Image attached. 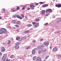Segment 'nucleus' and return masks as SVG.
<instances>
[{
	"instance_id": "40",
	"label": "nucleus",
	"mask_w": 61,
	"mask_h": 61,
	"mask_svg": "<svg viewBox=\"0 0 61 61\" xmlns=\"http://www.w3.org/2000/svg\"><path fill=\"white\" fill-rule=\"evenodd\" d=\"M25 37H23L22 38V39H23V40H24L25 39Z\"/></svg>"
},
{
	"instance_id": "52",
	"label": "nucleus",
	"mask_w": 61,
	"mask_h": 61,
	"mask_svg": "<svg viewBox=\"0 0 61 61\" xmlns=\"http://www.w3.org/2000/svg\"><path fill=\"white\" fill-rule=\"evenodd\" d=\"M2 55V53L1 52H0V55Z\"/></svg>"
},
{
	"instance_id": "14",
	"label": "nucleus",
	"mask_w": 61,
	"mask_h": 61,
	"mask_svg": "<svg viewBox=\"0 0 61 61\" xmlns=\"http://www.w3.org/2000/svg\"><path fill=\"white\" fill-rule=\"evenodd\" d=\"M12 22L14 24H15V23H16V21L15 20H13L12 21Z\"/></svg>"
},
{
	"instance_id": "28",
	"label": "nucleus",
	"mask_w": 61,
	"mask_h": 61,
	"mask_svg": "<svg viewBox=\"0 0 61 61\" xmlns=\"http://www.w3.org/2000/svg\"><path fill=\"white\" fill-rule=\"evenodd\" d=\"M6 61H10V60L9 59H7Z\"/></svg>"
},
{
	"instance_id": "47",
	"label": "nucleus",
	"mask_w": 61,
	"mask_h": 61,
	"mask_svg": "<svg viewBox=\"0 0 61 61\" xmlns=\"http://www.w3.org/2000/svg\"><path fill=\"white\" fill-rule=\"evenodd\" d=\"M32 9V10H34L35 9L34 8H31Z\"/></svg>"
},
{
	"instance_id": "51",
	"label": "nucleus",
	"mask_w": 61,
	"mask_h": 61,
	"mask_svg": "<svg viewBox=\"0 0 61 61\" xmlns=\"http://www.w3.org/2000/svg\"><path fill=\"white\" fill-rule=\"evenodd\" d=\"M30 47H28L27 48H26V49H28V48H29Z\"/></svg>"
},
{
	"instance_id": "31",
	"label": "nucleus",
	"mask_w": 61,
	"mask_h": 61,
	"mask_svg": "<svg viewBox=\"0 0 61 61\" xmlns=\"http://www.w3.org/2000/svg\"><path fill=\"white\" fill-rule=\"evenodd\" d=\"M8 41L9 42V43H8V44H10V43H11V41H10L8 40Z\"/></svg>"
},
{
	"instance_id": "12",
	"label": "nucleus",
	"mask_w": 61,
	"mask_h": 61,
	"mask_svg": "<svg viewBox=\"0 0 61 61\" xmlns=\"http://www.w3.org/2000/svg\"><path fill=\"white\" fill-rule=\"evenodd\" d=\"M53 50L54 51H56L57 50V48L56 47H54L53 49Z\"/></svg>"
},
{
	"instance_id": "24",
	"label": "nucleus",
	"mask_w": 61,
	"mask_h": 61,
	"mask_svg": "<svg viewBox=\"0 0 61 61\" xmlns=\"http://www.w3.org/2000/svg\"><path fill=\"white\" fill-rule=\"evenodd\" d=\"M20 16H22V18H24V15H23L21 14L20 15Z\"/></svg>"
},
{
	"instance_id": "42",
	"label": "nucleus",
	"mask_w": 61,
	"mask_h": 61,
	"mask_svg": "<svg viewBox=\"0 0 61 61\" xmlns=\"http://www.w3.org/2000/svg\"><path fill=\"white\" fill-rule=\"evenodd\" d=\"M22 39H20L19 40V41H22Z\"/></svg>"
},
{
	"instance_id": "23",
	"label": "nucleus",
	"mask_w": 61,
	"mask_h": 61,
	"mask_svg": "<svg viewBox=\"0 0 61 61\" xmlns=\"http://www.w3.org/2000/svg\"><path fill=\"white\" fill-rule=\"evenodd\" d=\"M36 57L34 56L33 57V60H35V59H36Z\"/></svg>"
},
{
	"instance_id": "15",
	"label": "nucleus",
	"mask_w": 61,
	"mask_h": 61,
	"mask_svg": "<svg viewBox=\"0 0 61 61\" xmlns=\"http://www.w3.org/2000/svg\"><path fill=\"white\" fill-rule=\"evenodd\" d=\"M2 33H3V31L2 30V29L0 30V34H2Z\"/></svg>"
},
{
	"instance_id": "37",
	"label": "nucleus",
	"mask_w": 61,
	"mask_h": 61,
	"mask_svg": "<svg viewBox=\"0 0 61 61\" xmlns=\"http://www.w3.org/2000/svg\"><path fill=\"white\" fill-rule=\"evenodd\" d=\"M20 21H18L17 22V23L18 24H20Z\"/></svg>"
},
{
	"instance_id": "18",
	"label": "nucleus",
	"mask_w": 61,
	"mask_h": 61,
	"mask_svg": "<svg viewBox=\"0 0 61 61\" xmlns=\"http://www.w3.org/2000/svg\"><path fill=\"white\" fill-rule=\"evenodd\" d=\"M30 7H35V6L34 5H30Z\"/></svg>"
},
{
	"instance_id": "43",
	"label": "nucleus",
	"mask_w": 61,
	"mask_h": 61,
	"mask_svg": "<svg viewBox=\"0 0 61 61\" xmlns=\"http://www.w3.org/2000/svg\"><path fill=\"white\" fill-rule=\"evenodd\" d=\"M48 14H46L45 16H48Z\"/></svg>"
},
{
	"instance_id": "6",
	"label": "nucleus",
	"mask_w": 61,
	"mask_h": 61,
	"mask_svg": "<svg viewBox=\"0 0 61 61\" xmlns=\"http://www.w3.org/2000/svg\"><path fill=\"white\" fill-rule=\"evenodd\" d=\"M2 32L3 33H5L6 32V30L4 28H2Z\"/></svg>"
},
{
	"instance_id": "22",
	"label": "nucleus",
	"mask_w": 61,
	"mask_h": 61,
	"mask_svg": "<svg viewBox=\"0 0 61 61\" xmlns=\"http://www.w3.org/2000/svg\"><path fill=\"white\" fill-rule=\"evenodd\" d=\"M27 26L28 27H30V26H32V25L31 24H28L27 25Z\"/></svg>"
},
{
	"instance_id": "46",
	"label": "nucleus",
	"mask_w": 61,
	"mask_h": 61,
	"mask_svg": "<svg viewBox=\"0 0 61 61\" xmlns=\"http://www.w3.org/2000/svg\"><path fill=\"white\" fill-rule=\"evenodd\" d=\"M13 17L14 18V17H16V16H15V15H13Z\"/></svg>"
},
{
	"instance_id": "19",
	"label": "nucleus",
	"mask_w": 61,
	"mask_h": 61,
	"mask_svg": "<svg viewBox=\"0 0 61 61\" xmlns=\"http://www.w3.org/2000/svg\"><path fill=\"white\" fill-rule=\"evenodd\" d=\"M29 32V31L27 30L24 31L25 33H28Z\"/></svg>"
},
{
	"instance_id": "8",
	"label": "nucleus",
	"mask_w": 61,
	"mask_h": 61,
	"mask_svg": "<svg viewBox=\"0 0 61 61\" xmlns=\"http://www.w3.org/2000/svg\"><path fill=\"white\" fill-rule=\"evenodd\" d=\"M39 23H37L35 25V26L36 27H38L39 26Z\"/></svg>"
},
{
	"instance_id": "53",
	"label": "nucleus",
	"mask_w": 61,
	"mask_h": 61,
	"mask_svg": "<svg viewBox=\"0 0 61 61\" xmlns=\"http://www.w3.org/2000/svg\"><path fill=\"white\" fill-rule=\"evenodd\" d=\"M43 40V39H41L40 40V41H42Z\"/></svg>"
},
{
	"instance_id": "41",
	"label": "nucleus",
	"mask_w": 61,
	"mask_h": 61,
	"mask_svg": "<svg viewBox=\"0 0 61 61\" xmlns=\"http://www.w3.org/2000/svg\"><path fill=\"white\" fill-rule=\"evenodd\" d=\"M15 26H16V27H19V25H15Z\"/></svg>"
},
{
	"instance_id": "45",
	"label": "nucleus",
	"mask_w": 61,
	"mask_h": 61,
	"mask_svg": "<svg viewBox=\"0 0 61 61\" xmlns=\"http://www.w3.org/2000/svg\"><path fill=\"white\" fill-rule=\"evenodd\" d=\"M38 53L39 54H41V52L40 51H39L38 52Z\"/></svg>"
},
{
	"instance_id": "36",
	"label": "nucleus",
	"mask_w": 61,
	"mask_h": 61,
	"mask_svg": "<svg viewBox=\"0 0 61 61\" xmlns=\"http://www.w3.org/2000/svg\"><path fill=\"white\" fill-rule=\"evenodd\" d=\"M40 3L41 4H44V3L43 2H40Z\"/></svg>"
},
{
	"instance_id": "38",
	"label": "nucleus",
	"mask_w": 61,
	"mask_h": 61,
	"mask_svg": "<svg viewBox=\"0 0 61 61\" xmlns=\"http://www.w3.org/2000/svg\"><path fill=\"white\" fill-rule=\"evenodd\" d=\"M2 11H5V9H3L2 10Z\"/></svg>"
},
{
	"instance_id": "16",
	"label": "nucleus",
	"mask_w": 61,
	"mask_h": 61,
	"mask_svg": "<svg viewBox=\"0 0 61 61\" xmlns=\"http://www.w3.org/2000/svg\"><path fill=\"white\" fill-rule=\"evenodd\" d=\"M6 59V58H5L4 57H2V61H4V60H5Z\"/></svg>"
},
{
	"instance_id": "26",
	"label": "nucleus",
	"mask_w": 61,
	"mask_h": 61,
	"mask_svg": "<svg viewBox=\"0 0 61 61\" xmlns=\"http://www.w3.org/2000/svg\"><path fill=\"white\" fill-rule=\"evenodd\" d=\"M49 57V56H47L45 58V59H47Z\"/></svg>"
},
{
	"instance_id": "4",
	"label": "nucleus",
	"mask_w": 61,
	"mask_h": 61,
	"mask_svg": "<svg viewBox=\"0 0 61 61\" xmlns=\"http://www.w3.org/2000/svg\"><path fill=\"white\" fill-rule=\"evenodd\" d=\"M51 10H51V9H49L48 10H46V13H48V12H51Z\"/></svg>"
},
{
	"instance_id": "7",
	"label": "nucleus",
	"mask_w": 61,
	"mask_h": 61,
	"mask_svg": "<svg viewBox=\"0 0 61 61\" xmlns=\"http://www.w3.org/2000/svg\"><path fill=\"white\" fill-rule=\"evenodd\" d=\"M15 48L16 49H19V46H15Z\"/></svg>"
},
{
	"instance_id": "57",
	"label": "nucleus",
	"mask_w": 61,
	"mask_h": 61,
	"mask_svg": "<svg viewBox=\"0 0 61 61\" xmlns=\"http://www.w3.org/2000/svg\"><path fill=\"white\" fill-rule=\"evenodd\" d=\"M43 47H44V46H43Z\"/></svg>"
},
{
	"instance_id": "27",
	"label": "nucleus",
	"mask_w": 61,
	"mask_h": 61,
	"mask_svg": "<svg viewBox=\"0 0 61 61\" xmlns=\"http://www.w3.org/2000/svg\"><path fill=\"white\" fill-rule=\"evenodd\" d=\"M26 9L27 10H29L30 9V8H26Z\"/></svg>"
},
{
	"instance_id": "39",
	"label": "nucleus",
	"mask_w": 61,
	"mask_h": 61,
	"mask_svg": "<svg viewBox=\"0 0 61 61\" xmlns=\"http://www.w3.org/2000/svg\"><path fill=\"white\" fill-rule=\"evenodd\" d=\"M20 30L19 29H17V30H16V32H18Z\"/></svg>"
},
{
	"instance_id": "34",
	"label": "nucleus",
	"mask_w": 61,
	"mask_h": 61,
	"mask_svg": "<svg viewBox=\"0 0 61 61\" xmlns=\"http://www.w3.org/2000/svg\"><path fill=\"white\" fill-rule=\"evenodd\" d=\"M48 25V23H46L44 25Z\"/></svg>"
},
{
	"instance_id": "44",
	"label": "nucleus",
	"mask_w": 61,
	"mask_h": 61,
	"mask_svg": "<svg viewBox=\"0 0 61 61\" xmlns=\"http://www.w3.org/2000/svg\"><path fill=\"white\" fill-rule=\"evenodd\" d=\"M38 5V3H37L35 4L36 5Z\"/></svg>"
},
{
	"instance_id": "58",
	"label": "nucleus",
	"mask_w": 61,
	"mask_h": 61,
	"mask_svg": "<svg viewBox=\"0 0 61 61\" xmlns=\"http://www.w3.org/2000/svg\"><path fill=\"white\" fill-rule=\"evenodd\" d=\"M54 17V18H55V17Z\"/></svg>"
},
{
	"instance_id": "11",
	"label": "nucleus",
	"mask_w": 61,
	"mask_h": 61,
	"mask_svg": "<svg viewBox=\"0 0 61 61\" xmlns=\"http://www.w3.org/2000/svg\"><path fill=\"white\" fill-rule=\"evenodd\" d=\"M35 49H34L32 51V54H35Z\"/></svg>"
},
{
	"instance_id": "3",
	"label": "nucleus",
	"mask_w": 61,
	"mask_h": 61,
	"mask_svg": "<svg viewBox=\"0 0 61 61\" xmlns=\"http://www.w3.org/2000/svg\"><path fill=\"white\" fill-rule=\"evenodd\" d=\"M56 7H61V4H58L57 5H55Z\"/></svg>"
},
{
	"instance_id": "49",
	"label": "nucleus",
	"mask_w": 61,
	"mask_h": 61,
	"mask_svg": "<svg viewBox=\"0 0 61 61\" xmlns=\"http://www.w3.org/2000/svg\"><path fill=\"white\" fill-rule=\"evenodd\" d=\"M57 56H58L59 57H60V56H61L60 55H57Z\"/></svg>"
},
{
	"instance_id": "32",
	"label": "nucleus",
	"mask_w": 61,
	"mask_h": 61,
	"mask_svg": "<svg viewBox=\"0 0 61 61\" xmlns=\"http://www.w3.org/2000/svg\"><path fill=\"white\" fill-rule=\"evenodd\" d=\"M22 10H25V7H23L22 8Z\"/></svg>"
},
{
	"instance_id": "10",
	"label": "nucleus",
	"mask_w": 61,
	"mask_h": 61,
	"mask_svg": "<svg viewBox=\"0 0 61 61\" xmlns=\"http://www.w3.org/2000/svg\"><path fill=\"white\" fill-rule=\"evenodd\" d=\"M3 57L5 58H7V55L6 54H4L3 56Z\"/></svg>"
},
{
	"instance_id": "30",
	"label": "nucleus",
	"mask_w": 61,
	"mask_h": 61,
	"mask_svg": "<svg viewBox=\"0 0 61 61\" xmlns=\"http://www.w3.org/2000/svg\"><path fill=\"white\" fill-rule=\"evenodd\" d=\"M18 44H19V43H16L15 44V46H18Z\"/></svg>"
},
{
	"instance_id": "17",
	"label": "nucleus",
	"mask_w": 61,
	"mask_h": 61,
	"mask_svg": "<svg viewBox=\"0 0 61 61\" xmlns=\"http://www.w3.org/2000/svg\"><path fill=\"white\" fill-rule=\"evenodd\" d=\"M17 11V10H15V9H13L11 11H12V12H16Z\"/></svg>"
},
{
	"instance_id": "1",
	"label": "nucleus",
	"mask_w": 61,
	"mask_h": 61,
	"mask_svg": "<svg viewBox=\"0 0 61 61\" xmlns=\"http://www.w3.org/2000/svg\"><path fill=\"white\" fill-rule=\"evenodd\" d=\"M15 16L16 17H17V18H19V19H23V18L20 16L18 15H16Z\"/></svg>"
},
{
	"instance_id": "56",
	"label": "nucleus",
	"mask_w": 61,
	"mask_h": 61,
	"mask_svg": "<svg viewBox=\"0 0 61 61\" xmlns=\"http://www.w3.org/2000/svg\"><path fill=\"white\" fill-rule=\"evenodd\" d=\"M53 1H55V0H53Z\"/></svg>"
},
{
	"instance_id": "13",
	"label": "nucleus",
	"mask_w": 61,
	"mask_h": 61,
	"mask_svg": "<svg viewBox=\"0 0 61 61\" xmlns=\"http://www.w3.org/2000/svg\"><path fill=\"white\" fill-rule=\"evenodd\" d=\"M47 5H48V4L44 5H43L42 7H46V6H47Z\"/></svg>"
},
{
	"instance_id": "50",
	"label": "nucleus",
	"mask_w": 61,
	"mask_h": 61,
	"mask_svg": "<svg viewBox=\"0 0 61 61\" xmlns=\"http://www.w3.org/2000/svg\"><path fill=\"white\" fill-rule=\"evenodd\" d=\"M2 19V18L1 17V16H0V19Z\"/></svg>"
},
{
	"instance_id": "29",
	"label": "nucleus",
	"mask_w": 61,
	"mask_h": 61,
	"mask_svg": "<svg viewBox=\"0 0 61 61\" xmlns=\"http://www.w3.org/2000/svg\"><path fill=\"white\" fill-rule=\"evenodd\" d=\"M20 9V7H18L16 8L17 10H19Z\"/></svg>"
},
{
	"instance_id": "21",
	"label": "nucleus",
	"mask_w": 61,
	"mask_h": 61,
	"mask_svg": "<svg viewBox=\"0 0 61 61\" xmlns=\"http://www.w3.org/2000/svg\"><path fill=\"white\" fill-rule=\"evenodd\" d=\"M35 20L36 21L38 22V21H39V19H36Z\"/></svg>"
},
{
	"instance_id": "25",
	"label": "nucleus",
	"mask_w": 61,
	"mask_h": 61,
	"mask_svg": "<svg viewBox=\"0 0 61 61\" xmlns=\"http://www.w3.org/2000/svg\"><path fill=\"white\" fill-rule=\"evenodd\" d=\"M20 37H17L16 38V40H18L19 39H20Z\"/></svg>"
},
{
	"instance_id": "5",
	"label": "nucleus",
	"mask_w": 61,
	"mask_h": 61,
	"mask_svg": "<svg viewBox=\"0 0 61 61\" xmlns=\"http://www.w3.org/2000/svg\"><path fill=\"white\" fill-rule=\"evenodd\" d=\"M5 48L4 47H2V49H1V52H4L5 51Z\"/></svg>"
},
{
	"instance_id": "35",
	"label": "nucleus",
	"mask_w": 61,
	"mask_h": 61,
	"mask_svg": "<svg viewBox=\"0 0 61 61\" xmlns=\"http://www.w3.org/2000/svg\"><path fill=\"white\" fill-rule=\"evenodd\" d=\"M14 55H12L11 56V58H14Z\"/></svg>"
},
{
	"instance_id": "20",
	"label": "nucleus",
	"mask_w": 61,
	"mask_h": 61,
	"mask_svg": "<svg viewBox=\"0 0 61 61\" xmlns=\"http://www.w3.org/2000/svg\"><path fill=\"white\" fill-rule=\"evenodd\" d=\"M47 51V50L46 49H45L43 51V52H42V53H44L45 52H46V51Z\"/></svg>"
},
{
	"instance_id": "48",
	"label": "nucleus",
	"mask_w": 61,
	"mask_h": 61,
	"mask_svg": "<svg viewBox=\"0 0 61 61\" xmlns=\"http://www.w3.org/2000/svg\"><path fill=\"white\" fill-rule=\"evenodd\" d=\"M33 42H36V41L35 40H34L33 41Z\"/></svg>"
},
{
	"instance_id": "9",
	"label": "nucleus",
	"mask_w": 61,
	"mask_h": 61,
	"mask_svg": "<svg viewBox=\"0 0 61 61\" xmlns=\"http://www.w3.org/2000/svg\"><path fill=\"white\" fill-rule=\"evenodd\" d=\"M41 14H42V15H44L45 14V10H43V11H41Z\"/></svg>"
},
{
	"instance_id": "2",
	"label": "nucleus",
	"mask_w": 61,
	"mask_h": 61,
	"mask_svg": "<svg viewBox=\"0 0 61 61\" xmlns=\"http://www.w3.org/2000/svg\"><path fill=\"white\" fill-rule=\"evenodd\" d=\"M49 43L48 42H47V43L46 42H45L44 43V45L45 46H47L48 45Z\"/></svg>"
},
{
	"instance_id": "55",
	"label": "nucleus",
	"mask_w": 61,
	"mask_h": 61,
	"mask_svg": "<svg viewBox=\"0 0 61 61\" xmlns=\"http://www.w3.org/2000/svg\"><path fill=\"white\" fill-rule=\"evenodd\" d=\"M29 46H28V47H29Z\"/></svg>"
},
{
	"instance_id": "54",
	"label": "nucleus",
	"mask_w": 61,
	"mask_h": 61,
	"mask_svg": "<svg viewBox=\"0 0 61 61\" xmlns=\"http://www.w3.org/2000/svg\"><path fill=\"white\" fill-rule=\"evenodd\" d=\"M25 18H27V17H26V16H25Z\"/></svg>"
},
{
	"instance_id": "33",
	"label": "nucleus",
	"mask_w": 61,
	"mask_h": 61,
	"mask_svg": "<svg viewBox=\"0 0 61 61\" xmlns=\"http://www.w3.org/2000/svg\"><path fill=\"white\" fill-rule=\"evenodd\" d=\"M36 22H32V24L34 25L35 24H36Z\"/></svg>"
}]
</instances>
